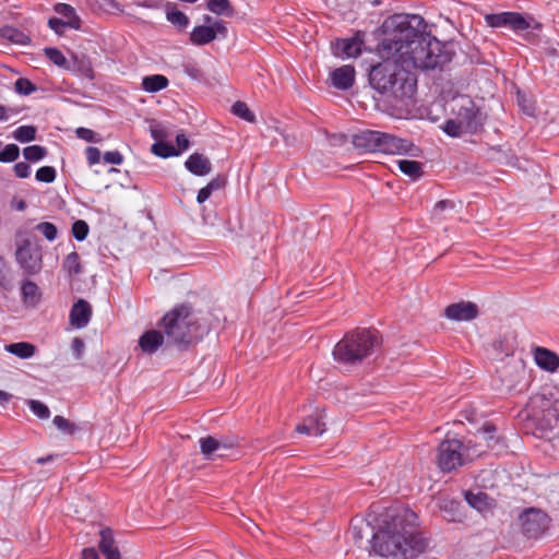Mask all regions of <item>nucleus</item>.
Wrapping results in <instances>:
<instances>
[{"label": "nucleus", "mask_w": 559, "mask_h": 559, "mask_svg": "<svg viewBox=\"0 0 559 559\" xmlns=\"http://www.w3.org/2000/svg\"><path fill=\"white\" fill-rule=\"evenodd\" d=\"M417 515L407 508L390 509L382 525L372 535V549L382 557L414 559L427 548L416 528Z\"/></svg>", "instance_id": "f03ea898"}, {"label": "nucleus", "mask_w": 559, "mask_h": 559, "mask_svg": "<svg viewBox=\"0 0 559 559\" xmlns=\"http://www.w3.org/2000/svg\"><path fill=\"white\" fill-rule=\"evenodd\" d=\"M160 326L168 340L178 345H188L200 336V325L197 323L191 308L186 305L177 306L166 313L162 319Z\"/></svg>", "instance_id": "20e7f679"}, {"label": "nucleus", "mask_w": 559, "mask_h": 559, "mask_svg": "<svg viewBox=\"0 0 559 559\" xmlns=\"http://www.w3.org/2000/svg\"><path fill=\"white\" fill-rule=\"evenodd\" d=\"M444 316L453 321H472L478 316V307L472 301H460L449 305Z\"/></svg>", "instance_id": "f8f14e48"}, {"label": "nucleus", "mask_w": 559, "mask_h": 559, "mask_svg": "<svg viewBox=\"0 0 559 559\" xmlns=\"http://www.w3.org/2000/svg\"><path fill=\"white\" fill-rule=\"evenodd\" d=\"M416 91L417 76L407 68L397 72V78L393 81L392 88L386 92V95L392 98L395 107L406 109L413 105Z\"/></svg>", "instance_id": "0eeeda50"}, {"label": "nucleus", "mask_w": 559, "mask_h": 559, "mask_svg": "<svg viewBox=\"0 0 559 559\" xmlns=\"http://www.w3.org/2000/svg\"><path fill=\"white\" fill-rule=\"evenodd\" d=\"M454 207H455V204L453 201H450V200L439 201L436 203V205L433 207V216L439 219H442V218H444V216L442 215L443 212H445L448 210L453 211Z\"/></svg>", "instance_id": "3c124183"}, {"label": "nucleus", "mask_w": 559, "mask_h": 559, "mask_svg": "<svg viewBox=\"0 0 559 559\" xmlns=\"http://www.w3.org/2000/svg\"><path fill=\"white\" fill-rule=\"evenodd\" d=\"M212 193L213 192L210 191L206 187H203L202 189H200L198 192V195H197L198 203H200V204L204 203L206 200L210 199Z\"/></svg>", "instance_id": "338daca9"}, {"label": "nucleus", "mask_w": 559, "mask_h": 559, "mask_svg": "<svg viewBox=\"0 0 559 559\" xmlns=\"http://www.w3.org/2000/svg\"><path fill=\"white\" fill-rule=\"evenodd\" d=\"M55 11L67 19V21H64L67 25L75 29L80 28V17L70 4L58 3L55 5Z\"/></svg>", "instance_id": "c756f323"}, {"label": "nucleus", "mask_w": 559, "mask_h": 559, "mask_svg": "<svg viewBox=\"0 0 559 559\" xmlns=\"http://www.w3.org/2000/svg\"><path fill=\"white\" fill-rule=\"evenodd\" d=\"M534 359L538 367L546 371H555L559 367V357L554 352L537 347L534 352Z\"/></svg>", "instance_id": "4be33fe9"}, {"label": "nucleus", "mask_w": 559, "mask_h": 559, "mask_svg": "<svg viewBox=\"0 0 559 559\" xmlns=\"http://www.w3.org/2000/svg\"><path fill=\"white\" fill-rule=\"evenodd\" d=\"M380 135L376 152L384 154H405L408 152V141L385 132H380Z\"/></svg>", "instance_id": "ddd939ff"}, {"label": "nucleus", "mask_w": 559, "mask_h": 559, "mask_svg": "<svg viewBox=\"0 0 559 559\" xmlns=\"http://www.w3.org/2000/svg\"><path fill=\"white\" fill-rule=\"evenodd\" d=\"M53 425L61 431H64L67 433H73L75 431V426L70 423L67 418H64L63 416H55L53 418Z\"/></svg>", "instance_id": "603ef678"}, {"label": "nucleus", "mask_w": 559, "mask_h": 559, "mask_svg": "<svg viewBox=\"0 0 559 559\" xmlns=\"http://www.w3.org/2000/svg\"><path fill=\"white\" fill-rule=\"evenodd\" d=\"M36 132L37 129L34 126H21L13 131L12 136L21 143H27L36 139Z\"/></svg>", "instance_id": "72a5a7b5"}, {"label": "nucleus", "mask_w": 559, "mask_h": 559, "mask_svg": "<svg viewBox=\"0 0 559 559\" xmlns=\"http://www.w3.org/2000/svg\"><path fill=\"white\" fill-rule=\"evenodd\" d=\"M331 81L334 87L345 91L350 88L355 82V68L346 64L332 71Z\"/></svg>", "instance_id": "dca6fc26"}, {"label": "nucleus", "mask_w": 559, "mask_h": 559, "mask_svg": "<svg viewBox=\"0 0 559 559\" xmlns=\"http://www.w3.org/2000/svg\"><path fill=\"white\" fill-rule=\"evenodd\" d=\"M26 405L31 412L40 419H48L50 417V411L46 404L38 400H26Z\"/></svg>", "instance_id": "ea45409f"}, {"label": "nucleus", "mask_w": 559, "mask_h": 559, "mask_svg": "<svg viewBox=\"0 0 559 559\" xmlns=\"http://www.w3.org/2000/svg\"><path fill=\"white\" fill-rule=\"evenodd\" d=\"M47 155V148L41 145H31L23 150L24 158L29 163H37L44 159Z\"/></svg>", "instance_id": "c9c22d12"}, {"label": "nucleus", "mask_w": 559, "mask_h": 559, "mask_svg": "<svg viewBox=\"0 0 559 559\" xmlns=\"http://www.w3.org/2000/svg\"><path fill=\"white\" fill-rule=\"evenodd\" d=\"M14 90L21 95H29L36 91V86L25 78H20L14 83Z\"/></svg>", "instance_id": "49530a36"}, {"label": "nucleus", "mask_w": 559, "mask_h": 559, "mask_svg": "<svg viewBox=\"0 0 559 559\" xmlns=\"http://www.w3.org/2000/svg\"><path fill=\"white\" fill-rule=\"evenodd\" d=\"M485 20L490 27H509L514 33L520 35H523L524 32L531 28L530 20H526L521 13L518 12L487 14Z\"/></svg>", "instance_id": "9d476101"}, {"label": "nucleus", "mask_w": 559, "mask_h": 559, "mask_svg": "<svg viewBox=\"0 0 559 559\" xmlns=\"http://www.w3.org/2000/svg\"><path fill=\"white\" fill-rule=\"evenodd\" d=\"M36 229L49 241H53L57 238V227L49 222L39 223Z\"/></svg>", "instance_id": "de8ad7c7"}, {"label": "nucleus", "mask_w": 559, "mask_h": 559, "mask_svg": "<svg viewBox=\"0 0 559 559\" xmlns=\"http://www.w3.org/2000/svg\"><path fill=\"white\" fill-rule=\"evenodd\" d=\"M464 114H459V120L449 119L444 122L442 130L450 136H460L466 130L476 129L478 126L477 112L472 108H465Z\"/></svg>", "instance_id": "9b49d317"}, {"label": "nucleus", "mask_w": 559, "mask_h": 559, "mask_svg": "<svg viewBox=\"0 0 559 559\" xmlns=\"http://www.w3.org/2000/svg\"><path fill=\"white\" fill-rule=\"evenodd\" d=\"M1 36L14 44L26 45L28 44L29 37L25 35L23 32L14 28V27H4L1 29Z\"/></svg>", "instance_id": "f704fd0d"}, {"label": "nucleus", "mask_w": 559, "mask_h": 559, "mask_svg": "<svg viewBox=\"0 0 559 559\" xmlns=\"http://www.w3.org/2000/svg\"><path fill=\"white\" fill-rule=\"evenodd\" d=\"M15 114L16 111L14 109L0 105V121H7Z\"/></svg>", "instance_id": "69168bd1"}, {"label": "nucleus", "mask_w": 559, "mask_h": 559, "mask_svg": "<svg viewBox=\"0 0 559 559\" xmlns=\"http://www.w3.org/2000/svg\"><path fill=\"white\" fill-rule=\"evenodd\" d=\"M20 156V148L16 144H7L0 152V163L15 162Z\"/></svg>", "instance_id": "c03bdc74"}, {"label": "nucleus", "mask_w": 559, "mask_h": 559, "mask_svg": "<svg viewBox=\"0 0 559 559\" xmlns=\"http://www.w3.org/2000/svg\"><path fill=\"white\" fill-rule=\"evenodd\" d=\"M381 338L376 330L357 328L344 335L333 349V357L344 365H357L372 355Z\"/></svg>", "instance_id": "7ed1b4c3"}, {"label": "nucleus", "mask_w": 559, "mask_h": 559, "mask_svg": "<svg viewBox=\"0 0 559 559\" xmlns=\"http://www.w3.org/2000/svg\"><path fill=\"white\" fill-rule=\"evenodd\" d=\"M217 443L221 445L217 456H223L224 455L223 451L229 450V449L234 448V445H235L234 441H229L227 439H217Z\"/></svg>", "instance_id": "0e129e2a"}, {"label": "nucleus", "mask_w": 559, "mask_h": 559, "mask_svg": "<svg viewBox=\"0 0 559 559\" xmlns=\"http://www.w3.org/2000/svg\"><path fill=\"white\" fill-rule=\"evenodd\" d=\"M90 231L87 223L83 219H78L72 225V235L78 241L86 239Z\"/></svg>", "instance_id": "a18cd8bd"}, {"label": "nucleus", "mask_w": 559, "mask_h": 559, "mask_svg": "<svg viewBox=\"0 0 559 559\" xmlns=\"http://www.w3.org/2000/svg\"><path fill=\"white\" fill-rule=\"evenodd\" d=\"M4 350L20 359H29L35 356L37 347L29 342H17L4 345Z\"/></svg>", "instance_id": "b1692460"}, {"label": "nucleus", "mask_w": 559, "mask_h": 559, "mask_svg": "<svg viewBox=\"0 0 559 559\" xmlns=\"http://www.w3.org/2000/svg\"><path fill=\"white\" fill-rule=\"evenodd\" d=\"M322 414L308 416L301 424L296 426V431L308 436H321L325 431V423L322 421Z\"/></svg>", "instance_id": "6ab92c4d"}, {"label": "nucleus", "mask_w": 559, "mask_h": 559, "mask_svg": "<svg viewBox=\"0 0 559 559\" xmlns=\"http://www.w3.org/2000/svg\"><path fill=\"white\" fill-rule=\"evenodd\" d=\"M85 156H86V160H87L88 165L92 166V165H96L100 162L102 154L97 147L88 146L85 150Z\"/></svg>", "instance_id": "864d4df0"}, {"label": "nucleus", "mask_w": 559, "mask_h": 559, "mask_svg": "<svg viewBox=\"0 0 559 559\" xmlns=\"http://www.w3.org/2000/svg\"><path fill=\"white\" fill-rule=\"evenodd\" d=\"M185 167L194 176L203 177L212 171L210 159L200 153L191 154L185 162Z\"/></svg>", "instance_id": "f3484780"}, {"label": "nucleus", "mask_w": 559, "mask_h": 559, "mask_svg": "<svg viewBox=\"0 0 559 559\" xmlns=\"http://www.w3.org/2000/svg\"><path fill=\"white\" fill-rule=\"evenodd\" d=\"M496 428L491 425H486L477 431L476 438L484 440L488 448H493L497 439L495 438Z\"/></svg>", "instance_id": "79ce46f5"}, {"label": "nucleus", "mask_w": 559, "mask_h": 559, "mask_svg": "<svg viewBox=\"0 0 559 559\" xmlns=\"http://www.w3.org/2000/svg\"><path fill=\"white\" fill-rule=\"evenodd\" d=\"M12 397L13 395L11 393L0 390V406H5Z\"/></svg>", "instance_id": "774afa93"}, {"label": "nucleus", "mask_w": 559, "mask_h": 559, "mask_svg": "<svg viewBox=\"0 0 559 559\" xmlns=\"http://www.w3.org/2000/svg\"><path fill=\"white\" fill-rule=\"evenodd\" d=\"M480 454V450H474L473 454L466 453V445L459 439H445L438 447V465L443 472H451Z\"/></svg>", "instance_id": "423d86ee"}, {"label": "nucleus", "mask_w": 559, "mask_h": 559, "mask_svg": "<svg viewBox=\"0 0 559 559\" xmlns=\"http://www.w3.org/2000/svg\"><path fill=\"white\" fill-rule=\"evenodd\" d=\"M164 343V334L157 330H148L139 340V346L143 353L153 354Z\"/></svg>", "instance_id": "412c9836"}, {"label": "nucleus", "mask_w": 559, "mask_h": 559, "mask_svg": "<svg viewBox=\"0 0 559 559\" xmlns=\"http://www.w3.org/2000/svg\"><path fill=\"white\" fill-rule=\"evenodd\" d=\"M546 427L550 430L559 429V413L557 408H548L544 413Z\"/></svg>", "instance_id": "09e8293b"}, {"label": "nucleus", "mask_w": 559, "mask_h": 559, "mask_svg": "<svg viewBox=\"0 0 559 559\" xmlns=\"http://www.w3.org/2000/svg\"><path fill=\"white\" fill-rule=\"evenodd\" d=\"M81 559H99V555L94 547H88L82 550Z\"/></svg>", "instance_id": "e2e57ef3"}, {"label": "nucleus", "mask_w": 559, "mask_h": 559, "mask_svg": "<svg viewBox=\"0 0 559 559\" xmlns=\"http://www.w3.org/2000/svg\"><path fill=\"white\" fill-rule=\"evenodd\" d=\"M57 177V171L52 166H43L37 169L35 178L37 181L51 183Z\"/></svg>", "instance_id": "37998d69"}, {"label": "nucleus", "mask_w": 559, "mask_h": 559, "mask_svg": "<svg viewBox=\"0 0 559 559\" xmlns=\"http://www.w3.org/2000/svg\"><path fill=\"white\" fill-rule=\"evenodd\" d=\"M48 25L51 29H53L57 34H62L68 26L64 21L58 17H51L48 21Z\"/></svg>", "instance_id": "4d7b16f0"}, {"label": "nucleus", "mask_w": 559, "mask_h": 559, "mask_svg": "<svg viewBox=\"0 0 559 559\" xmlns=\"http://www.w3.org/2000/svg\"><path fill=\"white\" fill-rule=\"evenodd\" d=\"M75 134L79 139H82L86 142L98 143L102 141L100 136L97 133H95L93 130L84 128V127L78 128L75 130Z\"/></svg>", "instance_id": "8fccbe9b"}, {"label": "nucleus", "mask_w": 559, "mask_h": 559, "mask_svg": "<svg viewBox=\"0 0 559 559\" xmlns=\"http://www.w3.org/2000/svg\"><path fill=\"white\" fill-rule=\"evenodd\" d=\"M364 40L358 36L338 39L335 43V55L343 58H355L361 53Z\"/></svg>", "instance_id": "2eb2a0df"}, {"label": "nucleus", "mask_w": 559, "mask_h": 559, "mask_svg": "<svg viewBox=\"0 0 559 559\" xmlns=\"http://www.w3.org/2000/svg\"><path fill=\"white\" fill-rule=\"evenodd\" d=\"M215 38V28L206 25L195 26L190 34L191 43L199 46L206 45L213 41Z\"/></svg>", "instance_id": "a878e982"}, {"label": "nucleus", "mask_w": 559, "mask_h": 559, "mask_svg": "<svg viewBox=\"0 0 559 559\" xmlns=\"http://www.w3.org/2000/svg\"><path fill=\"white\" fill-rule=\"evenodd\" d=\"M31 171V166L25 162H20L14 165V174L17 178H27Z\"/></svg>", "instance_id": "6e6d98bb"}, {"label": "nucleus", "mask_w": 559, "mask_h": 559, "mask_svg": "<svg viewBox=\"0 0 559 559\" xmlns=\"http://www.w3.org/2000/svg\"><path fill=\"white\" fill-rule=\"evenodd\" d=\"M397 165L399 169L412 180H417L423 176L421 164L417 160L401 159Z\"/></svg>", "instance_id": "c85d7f7f"}, {"label": "nucleus", "mask_w": 559, "mask_h": 559, "mask_svg": "<svg viewBox=\"0 0 559 559\" xmlns=\"http://www.w3.org/2000/svg\"><path fill=\"white\" fill-rule=\"evenodd\" d=\"M169 85L168 79L163 74H153L142 78L141 87L146 93H157Z\"/></svg>", "instance_id": "bb28decb"}, {"label": "nucleus", "mask_w": 559, "mask_h": 559, "mask_svg": "<svg viewBox=\"0 0 559 559\" xmlns=\"http://www.w3.org/2000/svg\"><path fill=\"white\" fill-rule=\"evenodd\" d=\"M45 56L56 66L60 68H67V58L58 49L53 47H47L44 49Z\"/></svg>", "instance_id": "a19ab883"}, {"label": "nucleus", "mask_w": 559, "mask_h": 559, "mask_svg": "<svg viewBox=\"0 0 559 559\" xmlns=\"http://www.w3.org/2000/svg\"><path fill=\"white\" fill-rule=\"evenodd\" d=\"M219 447L217 439L214 437L207 436L200 439L201 453L206 459H212L215 454L217 455Z\"/></svg>", "instance_id": "2f4dec72"}, {"label": "nucleus", "mask_w": 559, "mask_h": 559, "mask_svg": "<svg viewBox=\"0 0 559 559\" xmlns=\"http://www.w3.org/2000/svg\"><path fill=\"white\" fill-rule=\"evenodd\" d=\"M21 295L26 306L36 307L41 298L37 284L33 281H24L21 286Z\"/></svg>", "instance_id": "393cba45"}, {"label": "nucleus", "mask_w": 559, "mask_h": 559, "mask_svg": "<svg viewBox=\"0 0 559 559\" xmlns=\"http://www.w3.org/2000/svg\"><path fill=\"white\" fill-rule=\"evenodd\" d=\"M225 186V179L222 177L213 178L205 187L214 192L221 190Z\"/></svg>", "instance_id": "bf43d9fd"}, {"label": "nucleus", "mask_w": 559, "mask_h": 559, "mask_svg": "<svg viewBox=\"0 0 559 559\" xmlns=\"http://www.w3.org/2000/svg\"><path fill=\"white\" fill-rule=\"evenodd\" d=\"M166 17L168 22L180 29H185L189 25L188 16L179 11L174 3L166 5Z\"/></svg>", "instance_id": "cd10ccee"}, {"label": "nucleus", "mask_w": 559, "mask_h": 559, "mask_svg": "<svg viewBox=\"0 0 559 559\" xmlns=\"http://www.w3.org/2000/svg\"><path fill=\"white\" fill-rule=\"evenodd\" d=\"M92 317V307L91 305L84 300L79 299L71 308L70 310V323L76 329H83L85 328Z\"/></svg>", "instance_id": "4468645a"}, {"label": "nucleus", "mask_w": 559, "mask_h": 559, "mask_svg": "<svg viewBox=\"0 0 559 559\" xmlns=\"http://www.w3.org/2000/svg\"><path fill=\"white\" fill-rule=\"evenodd\" d=\"M62 269L70 277L79 275L82 272V265L78 252L73 251L66 255L62 262Z\"/></svg>", "instance_id": "7c9ffc66"}, {"label": "nucleus", "mask_w": 559, "mask_h": 559, "mask_svg": "<svg viewBox=\"0 0 559 559\" xmlns=\"http://www.w3.org/2000/svg\"><path fill=\"white\" fill-rule=\"evenodd\" d=\"M99 536L100 540L98 547L105 556V559H121V554L116 545L112 531L110 528H103L99 532Z\"/></svg>", "instance_id": "a211bd4d"}, {"label": "nucleus", "mask_w": 559, "mask_h": 559, "mask_svg": "<svg viewBox=\"0 0 559 559\" xmlns=\"http://www.w3.org/2000/svg\"><path fill=\"white\" fill-rule=\"evenodd\" d=\"M206 8L217 15H230L233 13L229 0H206Z\"/></svg>", "instance_id": "e433bc0d"}, {"label": "nucleus", "mask_w": 559, "mask_h": 559, "mask_svg": "<svg viewBox=\"0 0 559 559\" xmlns=\"http://www.w3.org/2000/svg\"><path fill=\"white\" fill-rule=\"evenodd\" d=\"M362 526L368 527V524H365L362 521H360L359 525L358 524H352L350 533H352V535H353L355 540L362 539V537H364V535H362Z\"/></svg>", "instance_id": "052dcab7"}, {"label": "nucleus", "mask_w": 559, "mask_h": 559, "mask_svg": "<svg viewBox=\"0 0 559 559\" xmlns=\"http://www.w3.org/2000/svg\"><path fill=\"white\" fill-rule=\"evenodd\" d=\"M16 261L20 266L29 275L36 274L41 270V251L31 240L24 239L17 246L15 252Z\"/></svg>", "instance_id": "1a4fd4ad"}, {"label": "nucleus", "mask_w": 559, "mask_h": 559, "mask_svg": "<svg viewBox=\"0 0 559 559\" xmlns=\"http://www.w3.org/2000/svg\"><path fill=\"white\" fill-rule=\"evenodd\" d=\"M418 14H394L384 20L379 56L395 55L409 70H432L452 60L448 45L432 37Z\"/></svg>", "instance_id": "f257e3e1"}, {"label": "nucleus", "mask_w": 559, "mask_h": 559, "mask_svg": "<svg viewBox=\"0 0 559 559\" xmlns=\"http://www.w3.org/2000/svg\"><path fill=\"white\" fill-rule=\"evenodd\" d=\"M380 136V131L362 130L354 135L353 143L359 150H364L366 152H376L377 143Z\"/></svg>", "instance_id": "aec40b11"}, {"label": "nucleus", "mask_w": 559, "mask_h": 559, "mask_svg": "<svg viewBox=\"0 0 559 559\" xmlns=\"http://www.w3.org/2000/svg\"><path fill=\"white\" fill-rule=\"evenodd\" d=\"M176 143L178 145V152L179 154L183 151H187L189 148L190 142L188 138L185 134H178L176 136Z\"/></svg>", "instance_id": "680f3d73"}, {"label": "nucleus", "mask_w": 559, "mask_h": 559, "mask_svg": "<svg viewBox=\"0 0 559 559\" xmlns=\"http://www.w3.org/2000/svg\"><path fill=\"white\" fill-rule=\"evenodd\" d=\"M152 153L156 156L167 158L179 155L177 148L168 143L157 141L152 145Z\"/></svg>", "instance_id": "4c0bfd02"}, {"label": "nucleus", "mask_w": 559, "mask_h": 559, "mask_svg": "<svg viewBox=\"0 0 559 559\" xmlns=\"http://www.w3.org/2000/svg\"><path fill=\"white\" fill-rule=\"evenodd\" d=\"M440 510L443 518L448 522H461L463 514L461 512V503L454 499L442 498L440 499Z\"/></svg>", "instance_id": "5701e85b"}, {"label": "nucleus", "mask_w": 559, "mask_h": 559, "mask_svg": "<svg viewBox=\"0 0 559 559\" xmlns=\"http://www.w3.org/2000/svg\"><path fill=\"white\" fill-rule=\"evenodd\" d=\"M103 158L107 164L121 165L123 163V156L119 151H108Z\"/></svg>", "instance_id": "5fc2aeb1"}, {"label": "nucleus", "mask_w": 559, "mask_h": 559, "mask_svg": "<svg viewBox=\"0 0 559 559\" xmlns=\"http://www.w3.org/2000/svg\"><path fill=\"white\" fill-rule=\"evenodd\" d=\"M231 112L239 117L240 119L247 121V122H254L255 120V116L254 114L250 110V108L248 107V105L243 102H236L233 106H231Z\"/></svg>", "instance_id": "58836bf2"}, {"label": "nucleus", "mask_w": 559, "mask_h": 559, "mask_svg": "<svg viewBox=\"0 0 559 559\" xmlns=\"http://www.w3.org/2000/svg\"><path fill=\"white\" fill-rule=\"evenodd\" d=\"M380 57L382 61L370 69L369 82L372 88L381 94H386L392 88L393 81L397 78V72L407 68L395 55Z\"/></svg>", "instance_id": "39448f33"}, {"label": "nucleus", "mask_w": 559, "mask_h": 559, "mask_svg": "<svg viewBox=\"0 0 559 559\" xmlns=\"http://www.w3.org/2000/svg\"><path fill=\"white\" fill-rule=\"evenodd\" d=\"M522 532L528 538H538L548 530L550 519L542 510L530 508L519 518Z\"/></svg>", "instance_id": "6e6552de"}, {"label": "nucleus", "mask_w": 559, "mask_h": 559, "mask_svg": "<svg viewBox=\"0 0 559 559\" xmlns=\"http://www.w3.org/2000/svg\"><path fill=\"white\" fill-rule=\"evenodd\" d=\"M465 499L472 508H474L478 511H484L489 506L488 496L485 492L474 493L471 491H466Z\"/></svg>", "instance_id": "473e14b6"}, {"label": "nucleus", "mask_w": 559, "mask_h": 559, "mask_svg": "<svg viewBox=\"0 0 559 559\" xmlns=\"http://www.w3.org/2000/svg\"><path fill=\"white\" fill-rule=\"evenodd\" d=\"M71 348L74 356L76 358H81L84 350V342L81 338L75 337L72 341Z\"/></svg>", "instance_id": "13d9d810"}]
</instances>
